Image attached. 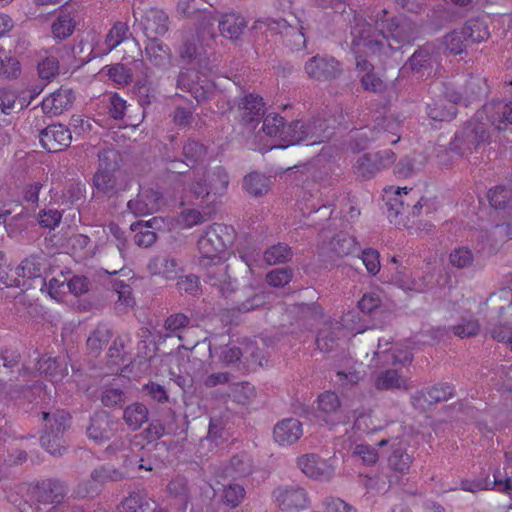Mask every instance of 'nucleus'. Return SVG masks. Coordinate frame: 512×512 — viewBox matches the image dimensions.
Listing matches in <instances>:
<instances>
[{
    "mask_svg": "<svg viewBox=\"0 0 512 512\" xmlns=\"http://www.w3.org/2000/svg\"><path fill=\"white\" fill-rule=\"evenodd\" d=\"M42 430L50 433H65L70 424V414L65 410L42 411Z\"/></svg>",
    "mask_w": 512,
    "mask_h": 512,
    "instance_id": "2f4dec72",
    "label": "nucleus"
},
{
    "mask_svg": "<svg viewBox=\"0 0 512 512\" xmlns=\"http://www.w3.org/2000/svg\"><path fill=\"white\" fill-rule=\"evenodd\" d=\"M147 270L151 275H159L167 279H174L180 268L174 257L168 254H161L156 255L149 260Z\"/></svg>",
    "mask_w": 512,
    "mask_h": 512,
    "instance_id": "bb28decb",
    "label": "nucleus"
},
{
    "mask_svg": "<svg viewBox=\"0 0 512 512\" xmlns=\"http://www.w3.org/2000/svg\"><path fill=\"white\" fill-rule=\"evenodd\" d=\"M216 23L221 35L231 40L238 39L247 26L245 19L235 13L225 14L221 19L216 17Z\"/></svg>",
    "mask_w": 512,
    "mask_h": 512,
    "instance_id": "473e14b6",
    "label": "nucleus"
},
{
    "mask_svg": "<svg viewBox=\"0 0 512 512\" xmlns=\"http://www.w3.org/2000/svg\"><path fill=\"white\" fill-rule=\"evenodd\" d=\"M200 267L205 271V282L216 288L221 296L228 297L235 291L234 282L228 274V265H225V260L219 263H209L207 266L200 265Z\"/></svg>",
    "mask_w": 512,
    "mask_h": 512,
    "instance_id": "f8f14e48",
    "label": "nucleus"
},
{
    "mask_svg": "<svg viewBox=\"0 0 512 512\" xmlns=\"http://www.w3.org/2000/svg\"><path fill=\"white\" fill-rule=\"evenodd\" d=\"M263 257L268 265H276L291 260L293 257V252L287 244L278 243L267 248Z\"/></svg>",
    "mask_w": 512,
    "mask_h": 512,
    "instance_id": "49530a36",
    "label": "nucleus"
},
{
    "mask_svg": "<svg viewBox=\"0 0 512 512\" xmlns=\"http://www.w3.org/2000/svg\"><path fill=\"white\" fill-rule=\"evenodd\" d=\"M72 135L70 130L62 124L46 127L40 133V142L49 152H58L70 146Z\"/></svg>",
    "mask_w": 512,
    "mask_h": 512,
    "instance_id": "f3484780",
    "label": "nucleus"
},
{
    "mask_svg": "<svg viewBox=\"0 0 512 512\" xmlns=\"http://www.w3.org/2000/svg\"><path fill=\"white\" fill-rule=\"evenodd\" d=\"M101 401L107 407L122 406L126 401V394L116 384H111L103 390Z\"/></svg>",
    "mask_w": 512,
    "mask_h": 512,
    "instance_id": "4d7b16f0",
    "label": "nucleus"
},
{
    "mask_svg": "<svg viewBox=\"0 0 512 512\" xmlns=\"http://www.w3.org/2000/svg\"><path fill=\"white\" fill-rule=\"evenodd\" d=\"M388 12H377L374 27L366 19L355 16L351 26V50L354 54H387L386 48L396 51L417 37V26L408 18L387 19Z\"/></svg>",
    "mask_w": 512,
    "mask_h": 512,
    "instance_id": "f257e3e1",
    "label": "nucleus"
},
{
    "mask_svg": "<svg viewBox=\"0 0 512 512\" xmlns=\"http://www.w3.org/2000/svg\"><path fill=\"white\" fill-rule=\"evenodd\" d=\"M245 497L246 491L242 485L230 483L223 487L220 501L225 507L235 509L244 501Z\"/></svg>",
    "mask_w": 512,
    "mask_h": 512,
    "instance_id": "ea45409f",
    "label": "nucleus"
},
{
    "mask_svg": "<svg viewBox=\"0 0 512 512\" xmlns=\"http://www.w3.org/2000/svg\"><path fill=\"white\" fill-rule=\"evenodd\" d=\"M418 192L413 189L398 188L394 197H392V204L399 205V207L406 211L407 217L410 216V204L417 199Z\"/></svg>",
    "mask_w": 512,
    "mask_h": 512,
    "instance_id": "0e129e2a",
    "label": "nucleus"
},
{
    "mask_svg": "<svg viewBox=\"0 0 512 512\" xmlns=\"http://www.w3.org/2000/svg\"><path fill=\"white\" fill-rule=\"evenodd\" d=\"M160 223H162V220L154 217L145 223L138 221L130 224V231L135 233L133 236L134 243L140 248L152 246L157 240V235L154 231H151L150 228Z\"/></svg>",
    "mask_w": 512,
    "mask_h": 512,
    "instance_id": "cd10ccee",
    "label": "nucleus"
},
{
    "mask_svg": "<svg viewBox=\"0 0 512 512\" xmlns=\"http://www.w3.org/2000/svg\"><path fill=\"white\" fill-rule=\"evenodd\" d=\"M288 145L305 143L306 145H315L325 142L333 135L329 129L326 120L322 118H313L308 121H294L287 125L284 131Z\"/></svg>",
    "mask_w": 512,
    "mask_h": 512,
    "instance_id": "39448f33",
    "label": "nucleus"
},
{
    "mask_svg": "<svg viewBox=\"0 0 512 512\" xmlns=\"http://www.w3.org/2000/svg\"><path fill=\"white\" fill-rule=\"evenodd\" d=\"M401 121L393 116L377 118L372 127L366 126L352 131L349 146L354 151L365 149L372 141L396 144L401 138Z\"/></svg>",
    "mask_w": 512,
    "mask_h": 512,
    "instance_id": "f03ea898",
    "label": "nucleus"
},
{
    "mask_svg": "<svg viewBox=\"0 0 512 512\" xmlns=\"http://www.w3.org/2000/svg\"><path fill=\"white\" fill-rule=\"evenodd\" d=\"M230 390L234 401L242 405L249 403L255 397V388L249 382L234 383Z\"/></svg>",
    "mask_w": 512,
    "mask_h": 512,
    "instance_id": "13d9d810",
    "label": "nucleus"
},
{
    "mask_svg": "<svg viewBox=\"0 0 512 512\" xmlns=\"http://www.w3.org/2000/svg\"><path fill=\"white\" fill-rule=\"evenodd\" d=\"M243 188L253 197H262L269 190V179L258 172H251L244 177Z\"/></svg>",
    "mask_w": 512,
    "mask_h": 512,
    "instance_id": "4c0bfd02",
    "label": "nucleus"
},
{
    "mask_svg": "<svg viewBox=\"0 0 512 512\" xmlns=\"http://www.w3.org/2000/svg\"><path fill=\"white\" fill-rule=\"evenodd\" d=\"M99 169L98 171L118 172L122 160L114 150H105L100 152L99 155Z\"/></svg>",
    "mask_w": 512,
    "mask_h": 512,
    "instance_id": "680f3d73",
    "label": "nucleus"
},
{
    "mask_svg": "<svg viewBox=\"0 0 512 512\" xmlns=\"http://www.w3.org/2000/svg\"><path fill=\"white\" fill-rule=\"evenodd\" d=\"M43 264L41 258L31 255L25 258L16 269V274L23 278H36L42 274Z\"/></svg>",
    "mask_w": 512,
    "mask_h": 512,
    "instance_id": "3c124183",
    "label": "nucleus"
},
{
    "mask_svg": "<svg viewBox=\"0 0 512 512\" xmlns=\"http://www.w3.org/2000/svg\"><path fill=\"white\" fill-rule=\"evenodd\" d=\"M236 117L242 125H255L264 116V102L261 96L249 93L236 100Z\"/></svg>",
    "mask_w": 512,
    "mask_h": 512,
    "instance_id": "9b49d317",
    "label": "nucleus"
},
{
    "mask_svg": "<svg viewBox=\"0 0 512 512\" xmlns=\"http://www.w3.org/2000/svg\"><path fill=\"white\" fill-rule=\"evenodd\" d=\"M24 106L22 102L18 101L17 91L8 87L0 89V113L11 115L17 110H22Z\"/></svg>",
    "mask_w": 512,
    "mask_h": 512,
    "instance_id": "de8ad7c7",
    "label": "nucleus"
},
{
    "mask_svg": "<svg viewBox=\"0 0 512 512\" xmlns=\"http://www.w3.org/2000/svg\"><path fill=\"white\" fill-rule=\"evenodd\" d=\"M453 396L454 387L452 385L448 383H439L428 388L426 391L417 392L413 396V400L414 405H416V402H419L422 399L424 400V402L428 403L429 405H432L448 401Z\"/></svg>",
    "mask_w": 512,
    "mask_h": 512,
    "instance_id": "7c9ffc66",
    "label": "nucleus"
},
{
    "mask_svg": "<svg viewBox=\"0 0 512 512\" xmlns=\"http://www.w3.org/2000/svg\"><path fill=\"white\" fill-rule=\"evenodd\" d=\"M343 334L344 328L341 323L337 321L325 322L316 337L317 348L325 353L337 350L340 347Z\"/></svg>",
    "mask_w": 512,
    "mask_h": 512,
    "instance_id": "aec40b11",
    "label": "nucleus"
},
{
    "mask_svg": "<svg viewBox=\"0 0 512 512\" xmlns=\"http://www.w3.org/2000/svg\"><path fill=\"white\" fill-rule=\"evenodd\" d=\"M146 35L155 39L157 36L164 35L168 31V16L160 9L150 8L141 18Z\"/></svg>",
    "mask_w": 512,
    "mask_h": 512,
    "instance_id": "b1692460",
    "label": "nucleus"
},
{
    "mask_svg": "<svg viewBox=\"0 0 512 512\" xmlns=\"http://www.w3.org/2000/svg\"><path fill=\"white\" fill-rule=\"evenodd\" d=\"M214 39H209L206 36V40L203 41L202 37H198V32L196 35H191V37L187 38L181 49L180 56L182 60L187 63H193L199 69H203L207 65V58L204 51V46H209L210 42Z\"/></svg>",
    "mask_w": 512,
    "mask_h": 512,
    "instance_id": "a211bd4d",
    "label": "nucleus"
},
{
    "mask_svg": "<svg viewBox=\"0 0 512 512\" xmlns=\"http://www.w3.org/2000/svg\"><path fill=\"white\" fill-rule=\"evenodd\" d=\"M111 332L104 326L97 327L87 339V346L93 353H99L109 342Z\"/></svg>",
    "mask_w": 512,
    "mask_h": 512,
    "instance_id": "6e6d98bb",
    "label": "nucleus"
},
{
    "mask_svg": "<svg viewBox=\"0 0 512 512\" xmlns=\"http://www.w3.org/2000/svg\"><path fill=\"white\" fill-rule=\"evenodd\" d=\"M302 435V423L296 418H286L279 421L273 430L274 440L282 446L294 444Z\"/></svg>",
    "mask_w": 512,
    "mask_h": 512,
    "instance_id": "412c9836",
    "label": "nucleus"
},
{
    "mask_svg": "<svg viewBox=\"0 0 512 512\" xmlns=\"http://www.w3.org/2000/svg\"><path fill=\"white\" fill-rule=\"evenodd\" d=\"M209 192L214 195L226 193L229 185V174L222 166H217L208 172Z\"/></svg>",
    "mask_w": 512,
    "mask_h": 512,
    "instance_id": "a19ab883",
    "label": "nucleus"
},
{
    "mask_svg": "<svg viewBox=\"0 0 512 512\" xmlns=\"http://www.w3.org/2000/svg\"><path fill=\"white\" fill-rule=\"evenodd\" d=\"M37 69L41 79L50 81L59 72V61L53 56L46 57L38 63Z\"/></svg>",
    "mask_w": 512,
    "mask_h": 512,
    "instance_id": "69168bd1",
    "label": "nucleus"
},
{
    "mask_svg": "<svg viewBox=\"0 0 512 512\" xmlns=\"http://www.w3.org/2000/svg\"><path fill=\"white\" fill-rule=\"evenodd\" d=\"M468 38L463 33V28L461 30H453L449 34H447L444 38V43L448 50H450L453 54H460L463 52L465 48V42H468Z\"/></svg>",
    "mask_w": 512,
    "mask_h": 512,
    "instance_id": "e2e57ef3",
    "label": "nucleus"
},
{
    "mask_svg": "<svg viewBox=\"0 0 512 512\" xmlns=\"http://www.w3.org/2000/svg\"><path fill=\"white\" fill-rule=\"evenodd\" d=\"M395 160L396 155L392 150L366 153L357 159L353 168L357 176L370 179L379 171L391 166Z\"/></svg>",
    "mask_w": 512,
    "mask_h": 512,
    "instance_id": "6e6552de",
    "label": "nucleus"
},
{
    "mask_svg": "<svg viewBox=\"0 0 512 512\" xmlns=\"http://www.w3.org/2000/svg\"><path fill=\"white\" fill-rule=\"evenodd\" d=\"M270 295L264 291L254 292L251 295H247V298L239 302L236 309L239 312L245 313L255 309L265 307L268 303Z\"/></svg>",
    "mask_w": 512,
    "mask_h": 512,
    "instance_id": "864d4df0",
    "label": "nucleus"
},
{
    "mask_svg": "<svg viewBox=\"0 0 512 512\" xmlns=\"http://www.w3.org/2000/svg\"><path fill=\"white\" fill-rule=\"evenodd\" d=\"M298 467L308 477L316 480L327 481L334 475V466L316 454L302 455L297 460Z\"/></svg>",
    "mask_w": 512,
    "mask_h": 512,
    "instance_id": "dca6fc26",
    "label": "nucleus"
},
{
    "mask_svg": "<svg viewBox=\"0 0 512 512\" xmlns=\"http://www.w3.org/2000/svg\"><path fill=\"white\" fill-rule=\"evenodd\" d=\"M230 243L228 227L214 223L198 239L199 265L219 263L225 260V252Z\"/></svg>",
    "mask_w": 512,
    "mask_h": 512,
    "instance_id": "7ed1b4c3",
    "label": "nucleus"
},
{
    "mask_svg": "<svg viewBox=\"0 0 512 512\" xmlns=\"http://www.w3.org/2000/svg\"><path fill=\"white\" fill-rule=\"evenodd\" d=\"M109 116L114 120H122L126 114V100L118 93L109 95V104L107 106Z\"/></svg>",
    "mask_w": 512,
    "mask_h": 512,
    "instance_id": "338daca9",
    "label": "nucleus"
},
{
    "mask_svg": "<svg viewBox=\"0 0 512 512\" xmlns=\"http://www.w3.org/2000/svg\"><path fill=\"white\" fill-rule=\"evenodd\" d=\"M273 496L283 511L304 510L310 504L307 491L299 485L279 486L273 491Z\"/></svg>",
    "mask_w": 512,
    "mask_h": 512,
    "instance_id": "1a4fd4ad",
    "label": "nucleus"
},
{
    "mask_svg": "<svg viewBox=\"0 0 512 512\" xmlns=\"http://www.w3.org/2000/svg\"><path fill=\"white\" fill-rule=\"evenodd\" d=\"M450 263L458 269L471 268L479 264L480 258L468 246L455 248L449 255Z\"/></svg>",
    "mask_w": 512,
    "mask_h": 512,
    "instance_id": "58836bf2",
    "label": "nucleus"
},
{
    "mask_svg": "<svg viewBox=\"0 0 512 512\" xmlns=\"http://www.w3.org/2000/svg\"><path fill=\"white\" fill-rule=\"evenodd\" d=\"M430 93L433 96L442 97L447 103H452L455 107L459 104L463 95L457 89H455L452 85L444 83V82H435L430 87Z\"/></svg>",
    "mask_w": 512,
    "mask_h": 512,
    "instance_id": "09e8293b",
    "label": "nucleus"
},
{
    "mask_svg": "<svg viewBox=\"0 0 512 512\" xmlns=\"http://www.w3.org/2000/svg\"><path fill=\"white\" fill-rule=\"evenodd\" d=\"M163 203L160 192L144 189L139 192L134 201H130V211L135 215H147L157 212Z\"/></svg>",
    "mask_w": 512,
    "mask_h": 512,
    "instance_id": "5701e85b",
    "label": "nucleus"
},
{
    "mask_svg": "<svg viewBox=\"0 0 512 512\" xmlns=\"http://www.w3.org/2000/svg\"><path fill=\"white\" fill-rule=\"evenodd\" d=\"M463 33L472 43H479L488 39L490 33L486 23L479 18L469 19L463 26Z\"/></svg>",
    "mask_w": 512,
    "mask_h": 512,
    "instance_id": "c03bdc74",
    "label": "nucleus"
},
{
    "mask_svg": "<svg viewBox=\"0 0 512 512\" xmlns=\"http://www.w3.org/2000/svg\"><path fill=\"white\" fill-rule=\"evenodd\" d=\"M483 114H476V117L467 121L461 130L457 131L449 144V149L459 156L472 153L479 146L487 143L490 138L487 126L481 122Z\"/></svg>",
    "mask_w": 512,
    "mask_h": 512,
    "instance_id": "20e7f679",
    "label": "nucleus"
},
{
    "mask_svg": "<svg viewBox=\"0 0 512 512\" xmlns=\"http://www.w3.org/2000/svg\"><path fill=\"white\" fill-rule=\"evenodd\" d=\"M112 431L111 421L106 412H96L91 417V423L87 428V434L91 439L104 440L110 437Z\"/></svg>",
    "mask_w": 512,
    "mask_h": 512,
    "instance_id": "c9c22d12",
    "label": "nucleus"
},
{
    "mask_svg": "<svg viewBox=\"0 0 512 512\" xmlns=\"http://www.w3.org/2000/svg\"><path fill=\"white\" fill-rule=\"evenodd\" d=\"M39 371L51 376H63L67 373L65 363L59 358H42L39 361Z\"/></svg>",
    "mask_w": 512,
    "mask_h": 512,
    "instance_id": "052dcab7",
    "label": "nucleus"
},
{
    "mask_svg": "<svg viewBox=\"0 0 512 512\" xmlns=\"http://www.w3.org/2000/svg\"><path fill=\"white\" fill-rule=\"evenodd\" d=\"M391 453L388 457V465L394 471L405 473L409 470L413 458L407 453V443L394 440L390 444Z\"/></svg>",
    "mask_w": 512,
    "mask_h": 512,
    "instance_id": "c756f323",
    "label": "nucleus"
},
{
    "mask_svg": "<svg viewBox=\"0 0 512 512\" xmlns=\"http://www.w3.org/2000/svg\"><path fill=\"white\" fill-rule=\"evenodd\" d=\"M40 443L53 456H61L67 449L64 433H50L42 430Z\"/></svg>",
    "mask_w": 512,
    "mask_h": 512,
    "instance_id": "37998d69",
    "label": "nucleus"
},
{
    "mask_svg": "<svg viewBox=\"0 0 512 512\" xmlns=\"http://www.w3.org/2000/svg\"><path fill=\"white\" fill-rule=\"evenodd\" d=\"M263 24L271 33L280 35L283 43L290 49L298 51L306 46V27L300 20L297 19L293 25L286 19H267Z\"/></svg>",
    "mask_w": 512,
    "mask_h": 512,
    "instance_id": "0eeeda50",
    "label": "nucleus"
},
{
    "mask_svg": "<svg viewBox=\"0 0 512 512\" xmlns=\"http://www.w3.org/2000/svg\"><path fill=\"white\" fill-rule=\"evenodd\" d=\"M185 159L192 165L201 162L207 155V147L195 140H188L182 149Z\"/></svg>",
    "mask_w": 512,
    "mask_h": 512,
    "instance_id": "603ef678",
    "label": "nucleus"
},
{
    "mask_svg": "<svg viewBox=\"0 0 512 512\" xmlns=\"http://www.w3.org/2000/svg\"><path fill=\"white\" fill-rule=\"evenodd\" d=\"M102 482L99 477L94 476L92 471L90 478L80 482L74 490V493L79 498L94 497L99 494Z\"/></svg>",
    "mask_w": 512,
    "mask_h": 512,
    "instance_id": "5fc2aeb1",
    "label": "nucleus"
},
{
    "mask_svg": "<svg viewBox=\"0 0 512 512\" xmlns=\"http://www.w3.org/2000/svg\"><path fill=\"white\" fill-rule=\"evenodd\" d=\"M204 0H181L178 2L177 11L186 17H195L198 22V37H202L203 41L206 36L209 39H214L216 15L212 9L206 7Z\"/></svg>",
    "mask_w": 512,
    "mask_h": 512,
    "instance_id": "423d86ee",
    "label": "nucleus"
},
{
    "mask_svg": "<svg viewBox=\"0 0 512 512\" xmlns=\"http://www.w3.org/2000/svg\"><path fill=\"white\" fill-rule=\"evenodd\" d=\"M428 116L435 121H450L457 113V107L452 103H447L440 96H433L432 101L427 104Z\"/></svg>",
    "mask_w": 512,
    "mask_h": 512,
    "instance_id": "f704fd0d",
    "label": "nucleus"
},
{
    "mask_svg": "<svg viewBox=\"0 0 512 512\" xmlns=\"http://www.w3.org/2000/svg\"><path fill=\"white\" fill-rule=\"evenodd\" d=\"M324 512H356V509L338 497H327L322 503Z\"/></svg>",
    "mask_w": 512,
    "mask_h": 512,
    "instance_id": "774afa93",
    "label": "nucleus"
},
{
    "mask_svg": "<svg viewBox=\"0 0 512 512\" xmlns=\"http://www.w3.org/2000/svg\"><path fill=\"white\" fill-rule=\"evenodd\" d=\"M116 172L97 171L94 175L93 182L95 188L106 195H114L120 190H125V186L118 183V175Z\"/></svg>",
    "mask_w": 512,
    "mask_h": 512,
    "instance_id": "e433bc0d",
    "label": "nucleus"
},
{
    "mask_svg": "<svg viewBox=\"0 0 512 512\" xmlns=\"http://www.w3.org/2000/svg\"><path fill=\"white\" fill-rule=\"evenodd\" d=\"M322 255H326L329 259L335 260L344 256L351 255L359 251L355 239L346 234L338 233L328 243L327 247L321 248Z\"/></svg>",
    "mask_w": 512,
    "mask_h": 512,
    "instance_id": "4be33fe9",
    "label": "nucleus"
},
{
    "mask_svg": "<svg viewBox=\"0 0 512 512\" xmlns=\"http://www.w3.org/2000/svg\"><path fill=\"white\" fill-rule=\"evenodd\" d=\"M318 417L329 425H337L345 421V415L339 396L332 391H325L317 398Z\"/></svg>",
    "mask_w": 512,
    "mask_h": 512,
    "instance_id": "4468645a",
    "label": "nucleus"
},
{
    "mask_svg": "<svg viewBox=\"0 0 512 512\" xmlns=\"http://www.w3.org/2000/svg\"><path fill=\"white\" fill-rule=\"evenodd\" d=\"M251 470L252 464L249 457L246 454H237L229 460L226 474L232 477L246 476L251 473Z\"/></svg>",
    "mask_w": 512,
    "mask_h": 512,
    "instance_id": "8fccbe9b",
    "label": "nucleus"
},
{
    "mask_svg": "<svg viewBox=\"0 0 512 512\" xmlns=\"http://www.w3.org/2000/svg\"><path fill=\"white\" fill-rule=\"evenodd\" d=\"M68 493L67 485L58 479H46L36 484L34 498L44 505L61 504Z\"/></svg>",
    "mask_w": 512,
    "mask_h": 512,
    "instance_id": "2eb2a0df",
    "label": "nucleus"
},
{
    "mask_svg": "<svg viewBox=\"0 0 512 512\" xmlns=\"http://www.w3.org/2000/svg\"><path fill=\"white\" fill-rule=\"evenodd\" d=\"M434 51L430 45H424L417 49L406 63L419 77L429 76L433 70Z\"/></svg>",
    "mask_w": 512,
    "mask_h": 512,
    "instance_id": "393cba45",
    "label": "nucleus"
},
{
    "mask_svg": "<svg viewBox=\"0 0 512 512\" xmlns=\"http://www.w3.org/2000/svg\"><path fill=\"white\" fill-rule=\"evenodd\" d=\"M75 28V21L69 14H60L52 25V32L56 38L65 39Z\"/></svg>",
    "mask_w": 512,
    "mask_h": 512,
    "instance_id": "bf43d9fd",
    "label": "nucleus"
},
{
    "mask_svg": "<svg viewBox=\"0 0 512 512\" xmlns=\"http://www.w3.org/2000/svg\"><path fill=\"white\" fill-rule=\"evenodd\" d=\"M490 205L495 209L508 210L511 219L507 223L496 225L494 234L512 239V191L504 186H497L488 192Z\"/></svg>",
    "mask_w": 512,
    "mask_h": 512,
    "instance_id": "ddd939ff",
    "label": "nucleus"
},
{
    "mask_svg": "<svg viewBox=\"0 0 512 512\" xmlns=\"http://www.w3.org/2000/svg\"><path fill=\"white\" fill-rule=\"evenodd\" d=\"M481 114L498 130H505L512 125V101H491L483 105Z\"/></svg>",
    "mask_w": 512,
    "mask_h": 512,
    "instance_id": "6ab92c4d",
    "label": "nucleus"
},
{
    "mask_svg": "<svg viewBox=\"0 0 512 512\" xmlns=\"http://www.w3.org/2000/svg\"><path fill=\"white\" fill-rule=\"evenodd\" d=\"M285 130H287V126L285 125L284 118L278 114L271 113L263 119V131L266 135L279 137L282 141L288 143V140L285 138ZM286 146L289 145L286 144Z\"/></svg>",
    "mask_w": 512,
    "mask_h": 512,
    "instance_id": "a18cd8bd",
    "label": "nucleus"
},
{
    "mask_svg": "<svg viewBox=\"0 0 512 512\" xmlns=\"http://www.w3.org/2000/svg\"><path fill=\"white\" fill-rule=\"evenodd\" d=\"M374 386L377 390L385 391L408 390L406 379L395 369L379 372L375 378Z\"/></svg>",
    "mask_w": 512,
    "mask_h": 512,
    "instance_id": "72a5a7b5",
    "label": "nucleus"
},
{
    "mask_svg": "<svg viewBox=\"0 0 512 512\" xmlns=\"http://www.w3.org/2000/svg\"><path fill=\"white\" fill-rule=\"evenodd\" d=\"M309 78L317 81H329L341 73L340 63L331 56L316 55L311 57L304 66Z\"/></svg>",
    "mask_w": 512,
    "mask_h": 512,
    "instance_id": "9d476101",
    "label": "nucleus"
},
{
    "mask_svg": "<svg viewBox=\"0 0 512 512\" xmlns=\"http://www.w3.org/2000/svg\"><path fill=\"white\" fill-rule=\"evenodd\" d=\"M73 101V91L68 88H60L42 101V110L46 114L59 115L69 109Z\"/></svg>",
    "mask_w": 512,
    "mask_h": 512,
    "instance_id": "a878e982",
    "label": "nucleus"
},
{
    "mask_svg": "<svg viewBox=\"0 0 512 512\" xmlns=\"http://www.w3.org/2000/svg\"><path fill=\"white\" fill-rule=\"evenodd\" d=\"M471 249L481 259L485 254L492 252L491 237L487 230L475 229L469 235Z\"/></svg>",
    "mask_w": 512,
    "mask_h": 512,
    "instance_id": "79ce46f5",
    "label": "nucleus"
},
{
    "mask_svg": "<svg viewBox=\"0 0 512 512\" xmlns=\"http://www.w3.org/2000/svg\"><path fill=\"white\" fill-rule=\"evenodd\" d=\"M494 480L482 479L477 481L462 480L461 489L475 493L480 490L488 489L493 484V489L499 492H508L512 488V480L509 477L502 478L501 472H497L493 476Z\"/></svg>",
    "mask_w": 512,
    "mask_h": 512,
    "instance_id": "c85d7f7f",
    "label": "nucleus"
}]
</instances>
